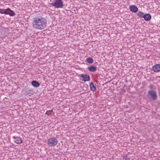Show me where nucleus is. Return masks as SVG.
<instances>
[{
	"label": "nucleus",
	"instance_id": "nucleus-12",
	"mask_svg": "<svg viewBox=\"0 0 160 160\" xmlns=\"http://www.w3.org/2000/svg\"><path fill=\"white\" fill-rule=\"evenodd\" d=\"M31 84L33 87L36 88L39 87L40 85L39 83L35 80L32 81L31 82Z\"/></svg>",
	"mask_w": 160,
	"mask_h": 160
},
{
	"label": "nucleus",
	"instance_id": "nucleus-6",
	"mask_svg": "<svg viewBox=\"0 0 160 160\" xmlns=\"http://www.w3.org/2000/svg\"><path fill=\"white\" fill-rule=\"evenodd\" d=\"M4 14H8L11 16H13L15 15V13L9 8L4 10Z\"/></svg>",
	"mask_w": 160,
	"mask_h": 160
},
{
	"label": "nucleus",
	"instance_id": "nucleus-3",
	"mask_svg": "<svg viewBox=\"0 0 160 160\" xmlns=\"http://www.w3.org/2000/svg\"><path fill=\"white\" fill-rule=\"evenodd\" d=\"M147 95L149 99L153 100H156L158 97L156 92L155 91L153 90L148 91Z\"/></svg>",
	"mask_w": 160,
	"mask_h": 160
},
{
	"label": "nucleus",
	"instance_id": "nucleus-2",
	"mask_svg": "<svg viewBox=\"0 0 160 160\" xmlns=\"http://www.w3.org/2000/svg\"><path fill=\"white\" fill-rule=\"evenodd\" d=\"M55 8H62L64 6L62 0H53V2L50 4Z\"/></svg>",
	"mask_w": 160,
	"mask_h": 160
},
{
	"label": "nucleus",
	"instance_id": "nucleus-1",
	"mask_svg": "<svg viewBox=\"0 0 160 160\" xmlns=\"http://www.w3.org/2000/svg\"><path fill=\"white\" fill-rule=\"evenodd\" d=\"M46 21L41 17H35L33 19L32 26L37 29L42 30L44 29L47 26Z\"/></svg>",
	"mask_w": 160,
	"mask_h": 160
},
{
	"label": "nucleus",
	"instance_id": "nucleus-4",
	"mask_svg": "<svg viewBox=\"0 0 160 160\" xmlns=\"http://www.w3.org/2000/svg\"><path fill=\"white\" fill-rule=\"evenodd\" d=\"M58 142V141L56 138H51L48 140L47 144L50 147H53L57 144Z\"/></svg>",
	"mask_w": 160,
	"mask_h": 160
},
{
	"label": "nucleus",
	"instance_id": "nucleus-14",
	"mask_svg": "<svg viewBox=\"0 0 160 160\" xmlns=\"http://www.w3.org/2000/svg\"><path fill=\"white\" fill-rule=\"evenodd\" d=\"M25 94L26 95H29V96H31V95L33 94V92L32 90H31L29 89L25 91Z\"/></svg>",
	"mask_w": 160,
	"mask_h": 160
},
{
	"label": "nucleus",
	"instance_id": "nucleus-17",
	"mask_svg": "<svg viewBox=\"0 0 160 160\" xmlns=\"http://www.w3.org/2000/svg\"><path fill=\"white\" fill-rule=\"evenodd\" d=\"M52 112V110H49L48 111H47L45 113V114L48 116L50 115L51 114V113Z\"/></svg>",
	"mask_w": 160,
	"mask_h": 160
},
{
	"label": "nucleus",
	"instance_id": "nucleus-19",
	"mask_svg": "<svg viewBox=\"0 0 160 160\" xmlns=\"http://www.w3.org/2000/svg\"><path fill=\"white\" fill-rule=\"evenodd\" d=\"M5 9L0 8V13L1 14H4Z\"/></svg>",
	"mask_w": 160,
	"mask_h": 160
},
{
	"label": "nucleus",
	"instance_id": "nucleus-11",
	"mask_svg": "<svg viewBox=\"0 0 160 160\" xmlns=\"http://www.w3.org/2000/svg\"><path fill=\"white\" fill-rule=\"evenodd\" d=\"M143 18L146 21H148L151 19V16L149 14L146 13L144 14Z\"/></svg>",
	"mask_w": 160,
	"mask_h": 160
},
{
	"label": "nucleus",
	"instance_id": "nucleus-5",
	"mask_svg": "<svg viewBox=\"0 0 160 160\" xmlns=\"http://www.w3.org/2000/svg\"><path fill=\"white\" fill-rule=\"evenodd\" d=\"M80 77L82 78L80 79L81 80L85 82L89 81L90 79V77L88 74H82L80 75Z\"/></svg>",
	"mask_w": 160,
	"mask_h": 160
},
{
	"label": "nucleus",
	"instance_id": "nucleus-9",
	"mask_svg": "<svg viewBox=\"0 0 160 160\" xmlns=\"http://www.w3.org/2000/svg\"><path fill=\"white\" fill-rule=\"evenodd\" d=\"M13 138L14 139H16L15 140H14V142L15 143L17 144H20L22 143V141L21 138L18 137H15V136H13Z\"/></svg>",
	"mask_w": 160,
	"mask_h": 160
},
{
	"label": "nucleus",
	"instance_id": "nucleus-8",
	"mask_svg": "<svg viewBox=\"0 0 160 160\" xmlns=\"http://www.w3.org/2000/svg\"><path fill=\"white\" fill-rule=\"evenodd\" d=\"M130 10L132 12H136L138 11V8L135 5H132L129 7Z\"/></svg>",
	"mask_w": 160,
	"mask_h": 160
},
{
	"label": "nucleus",
	"instance_id": "nucleus-16",
	"mask_svg": "<svg viewBox=\"0 0 160 160\" xmlns=\"http://www.w3.org/2000/svg\"><path fill=\"white\" fill-rule=\"evenodd\" d=\"M86 61L88 63L90 64L92 63L93 62V59L90 57L87 58Z\"/></svg>",
	"mask_w": 160,
	"mask_h": 160
},
{
	"label": "nucleus",
	"instance_id": "nucleus-18",
	"mask_svg": "<svg viewBox=\"0 0 160 160\" xmlns=\"http://www.w3.org/2000/svg\"><path fill=\"white\" fill-rule=\"evenodd\" d=\"M123 159L125 160H129V158L127 157L126 155L123 156Z\"/></svg>",
	"mask_w": 160,
	"mask_h": 160
},
{
	"label": "nucleus",
	"instance_id": "nucleus-13",
	"mask_svg": "<svg viewBox=\"0 0 160 160\" xmlns=\"http://www.w3.org/2000/svg\"><path fill=\"white\" fill-rule=\"evenodd\" d=\"M90 89L91 91L93 92H94L96 91V88L95 86L94 85L93 83L92 82H91L90 84Z\"/></svg>",
	"mask_w": 160,
	"mask_h": 160
},
{
	"label": "nucleus",
	"instance_id": "nucleus-15",
	"mask_svg": "<svg viewBox=\"0 0 160 160\" xmlns=\"http://www.w3.org/2000/svg\"><path fill=\"white\" fill-rule=\"evenodd\" d=\"M138 16L140 18H143L145 14L144 13L141 11H139L138 12Z\"/></svg>",
	"mask_w": 160,
	"mask_h": 160
},
{
	"label": "nucleus",
	"instance_id": "nucleus-10",
	"mask_svg": "<svg viewBox=\"0 0 160 160\" xmlns=\"http://www.w3.org/2000/svg\"><path fill=\"white\" fill-rule=\"evenodd\" d=\"M97 67L94 66H91L88 67V69L91 72H95L96 71Z\"/></svg>",
	"mask_w": 160,
	"mask_h": 160
},
{
	"label": "nucleus",
	"instance_id": "nucleus-7",
	"mask_svg": "<svg viewBox=\"0 0 160 160\" xmlns=\"http://www.w3.org/2000/svg\"><path fill=\"white\" fill-rule=\"evenodd\" d=\"M152 70L156 72H159L160 71V64H155L152 67Z\"/></svg>",
	"mask_w": 160,
	"mask_h": 160
},
{
	"label": "nucleus",
	"instance_id": "nucleus-20",
	"mask_svg": "<svg viewBox=\"0 0 160 160\" xmlns=\"http://www.w3.org/2000/svg\"><path fill=\"white\" fill-rule=\"evenodd\" d=\"M149 87L151 89H152V88H153V87H152V85H150V86Z\"/></svg>",
	"mask_w": 160,
	"mask_h": 160
}]
</instances>
